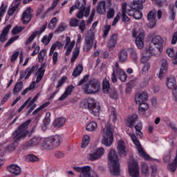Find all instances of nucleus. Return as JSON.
Segmentation results:
<instances>
[{
  "label": "nucleus",
  "mask_w": 177,
  "mask_h": 177,
  "mask_svg": "<svg viewBox=\"0 0 177 177\" xmlns=\"http://www.w3.org/2000/svg\"><path fill=\"white\" fill-rule=\"evenodd\" d=\"M131 9L128 10L126 13H127L128 16H133L135 15L136 10H140V9L133 8V4L131 6Z\"/></svg>",
  "instance_id": "62"
},
{
  "label": "nucleus",
  "mask_w": 177,
  "mask_h": 177,
  "mask_svg": "<svg viewBox=\"0 0 177 177\" xmlns=\"http://www.w3.org/2000/svg\"><path fill=\"white\" fill-rule=\"evenodd\" d=\"M73 169L76 172H80V177H99L96 173L91 175V167L89 166L75 167Z\"/></svg>",
  "instance_id": "11"
},
{
  "label": "nucleus",
  "mask_w": 177,
  "mask_h": 177,
  "mask_svg": "<svg viewBox=\"0 0 177 177\" xmlns=\"http://www.w3.org/2000/svg\"><path fill=\"white\" fill-rule=\"evenodd\" d=\"M97 12L99 15H106V1H100L97 5Z\"/></svg>",
  "instance_id": "34"
},
{
  "label": "nucleus",
  "mask_w": 177,
  "mask_h": 177,
  "mask_svg": "<svg viewBox=\"0 0 177 177\" xmlns=\"http://www.w3.org/2000/svg\"><path fill=\"white\" fill-rule=\"evenodd\" d=\"M44 74H45V65L44 64H42L40 68L38 69V71L36 73V75H37L36 82L37 84L38 82H41V80H42L44 77Z\"/></svg>",
  "instance_id": "32"
},
{
  "label": "nucleus",
  "mask_w": 177,
  "mask_h": 177,
  "mask_svg": "<svg viewBox=\"0 0 177 177\" xmlns=\"http://www.w3.org/2000/svg\"><path fill=\"white\" fill-rule=\"evenodd\" d=\"M79 55H80V48L78 46H76L73 52V56L71 57V63H74V62L77 60Z\"/></svg>",
  "instance_id": "46"
},
{
  "label": "nucleus",
  "mask_w": 177,
  "mask_h": 177,
  "mask_svg": "<svg viewBox=\"0 0 177 177\" xmlns=\"http://www.w3.org/2000/svg\"><path fill=\"white\" fill-rule=\"evenodd\" d=\"M117 76H118L119 80H120L122 82L127 81V73H125V71H124L122 68H120L118 62H115L114 67H113V73L111 77L112 82H117Z\"/></svg>",
  "instance_id": "9"
},
{
  "label": "nucleus",
  "mask_w": 177,
  "mask_h": 177,
  "mask_svg": "<svg viewBox=\"0 0 177 177\" xmlns=\"http://www.w3.org/2000/svg\"><path fill=\"white\" fill-rule=\"evenodd\" d=\"M149 95H147V92L142 91L138 93L135 97L136 104H140L142 103H145L147 101V98Z\"/></svg>",
  "instance_id": "24"
},
{
  "label": "nucleus",
  "mask_w": 177,
  "mask_h": 177,
  "mask_svg": "<svg viewBox=\"0 0 177 177\" xmlns=\"http://www.w3.org/2000/svg\"><path fill=\"white\" fill-rule=\"evenodd\" d=\"M106 150L103 147H99L88 153V158L90 161H95V160H100L104 155Z\"/></svg>",
  "instance_id": "12"
},
{
  "label": "nucleus",
  "mask_w": 177,
  "mask_h": 177,
  "mask_svg": "<svg viewBox=\"0 0 177 177\" xmlns=\"http://www.w3.org/2000/svg\"><path fill=\"white\" fill-rule=\"evenodd\" d=\"M67 28V25H66L64 23H61L58 28L55 30V34H59V32H63L64 30Z\"/></svg>",
  "instance_id": "50"
},
{
  "label": "nucleus",
  "mask_w": 177,
  "mask_h": 177,
  "mask_svg": "<svg viewBox=\"0 0 177 177\" xmlns=\"http://www.w3.org/2000/svg\"><path fill=\"white\" fill-rule=\"evenodd\" d=\"M149 70H150V63L144 64V66L142 68V74L143 75H146L147 73H149Z\"/></svg>",
  "instance_id": "52"
},
{
  "label": "nucleus",
  "mask_w": 177,
  "mask_h": 177,
  "mask_svg": "<svg viewBox=\"0 0 177 177\" xmlns=\"http://www.w3.org/2000/svg\"><path fill=\"white\" fill-rule=\"evenodd\" d=\"M120 19H121V12H118L112 22V26H117V23L120 21Z\"/></svg>",
  "instance_id": "61"
},
{
  "label": "nucleus",
  "mask_w": 177,
  "mask_h": 177,
  "mask_svg": "<svg viewBox=\"0 0 177 177\" xmlns=\"http://www.w3.org/2000/svg\"><path fill=\"white\" fill-rule=\"evenodd\" d=\"M108 165L112 175L115 176L120 175V161L118 155L114 149H111L108 153Z\"/></svg>",
  "instance_id": "3"
},
{
  "label": "nucleus",
  "mask_w": 177,
  "mask_h": 177,
  "mask_svg": "<svg viewBox=\"0 0 177 177\" xmlns=\"http://www.w3.org/2000/svg\"><path fill=\"white\" fill-rule=\"evenodd\" d=\"M128 135L129 136H130L133 145H135V146L136 147L138 156L142 158H144V160H147L148 161H153V160L154 159L150 157L149 154H147L146 151H145V149H143V147H142V145H140V142H139V140H138L136 136H135V134L132 133H129Z\"/></svg>",
  "instance_id": "8"
},
{
  "label": "nucleus",
  "mask_w": 177,
  "mask_h": 177,
  "mask_svg": "<svg viewBox=\"0 0 177 177\" xmlns=\"http://www.w3.org/2000/svg\"><path fill=\"white\" fill-rule=\"evenodd\" d=\"M74 46H75V41L73 40L71 41V38H70V37H66L64 41V49L66 50V56H68L71 52H73Z\"/></svg>",
  "instance_id": "14"
},
{
  "label": "nucleus",
  "mask_w": 177,
  "mask_h": 177,
  "mask_svg": "<svg viewBox=\"0 0 177 177\" xmlns=\"http://www.w3.org/2000/svg\"><path fill=\"white\" fill-rule=\"evenodd\" d=\"M49 104H50V102H45L43 104H41L39 108L36 109L33 111V113H32L33 115H35V114H38V113H39V111L41 110H44V109H45V107H48V106H49Z\"/></svg>",
  "instance_id": "48"
},
{
  "label": "nucleus",
  "mask_w": 177,
  "mask_h": 177,
  "mask_svg": "<svg viewBox=\"0 0 177 177\" xmlns=\"http://www.w3.org/2000/svg\"><path fill=\"white\" fill-rule=\"evenodd\" d=\"M117 115H118L117 111L114 108H112L111 110L110 120H111L113 122H115V121H117Z\"/></svg>",
  "instance_id": "51"
},
{
  "label": "nucleus",
  "mask_w": 177,
  "mask_h": 177,
  "mask_svg": "<svg viewBox=\"0 0 177 177\" xmlns=\"http://www.w3.org/2000/svg\"><path fill=\"white\" fill-rule=\"evenodd\" d=\"M139 116L137 114H133L128 116L127 119V125L129 128H132L135 125V122L138 121Z\"/></svg>",
  "instance_id": "28"
},
{
  "label": "nucleus",
  "mask_w": 177,
  "mask_h": 177,
  "mask_svg": "<svg viewBox=\"0 0 177 177\" xmlns=\"http://www.w3.org/2000/svg\"><path fill=\"white\" fill-rule=\"evenodd\" d=\"M44 124L45 127H48L49 124H50V113L47 112L46 113V118L43 120Z\"/></svg>",
  "instance_id": "53"
},
{
  "label": "nucleus",
  "mask_w": 177,
  "mask_h": 177,
  "mask_svg": "<svg viewBox=\"0 0 177 177\" xmlns=\"http://www.w3.org/2000/svg\"><path fill=\"white\" fill-rule=\"evenodd\" d=\"M167 71H168V62H167V60L164 59L162 61L160 70L158 75V78H159L160 80H162L164 78V75L167 74Z\"/></svg>",
  "instance_id": "26"
},
{
  "label": "nucleus",
  "mask_w": 177,
  "mask_h": 177,
  "mask_svg": "<svg viewBox=\"0 0 177 177\" xmlns=\"http://www.w3.org/2000/svg\"><path fill=\"white\" fill-rule=\"evenodd\" d=\"M133 38L136 39V45L138 49L145 46V30L142 28L134 29L132 32Z\"/></svg>",
  "instance_id": "10"
},
{
  "label": "nucleus",
  "mask_w": 177,
  "mask_h": 177,
  "mask_svg": "<svg viewBox=\"0 0 177 177\" xmlns=\"http://www.w3.org/2000/svg\"><path fill=\"white\" fill-rule=\"evenodd\" d=\"M42 142V138L39 136H35L30 140L24 145V147H34L38 146Z\"/></svg>",
  "instance_id": "23"
},
{
  "label": "nucleus",
  "mask_w": 177,
  "mask_h": 177,
  "mask_svg": "<svg viewBox=\"0 0 177 177\" xmlns=\"http://www.w3.org/2000/svg\"><path fill=\"white\" fill-rule=\"evenodd\" d=\"M142 16H143V14H142V12H140V10H136L133 17H134L136 20H140V19H142Z\"/></svg>",
  "instance_id": "56"
},
{
  "label": "nucleus",
  "mask_w": 177,
  "mask_h": 177,
  "mask_svg": "<svg viewBox=\"0 0 177 177\" xmlns=\"http://www.w3.org/2000/svg\"><path fill=\"white\" fill-rule=\"evenodd\" d=\"M121 20L122 21H123V23H128V21H129V17H128V16L127 15V12H122L121 15Z\"/></svg>",
  "instance_id": "63"
},
{
  "label": "nucleus",
  "mask_w": 177,
  "mask_h": 177,
  "mask_svg": "<svg viewBox=\"0 0 177 177\" xmlns=\"http://www.w3.org/2000/svg\"><path fill=\"white\" fill-rule=\"evenodd\" d=\"M52 38H53V33H49L48 35H45L41 39V42L44 45H48L50 42Z\"/></svg>",
  "instance_id": "45"
},
{
  "label": "nucleus",
  "mask_w": 177,
  "mask_h": 177,
  "mask_svg": "<svg viewBox=\"0 0 177 177\" xmlns=\"http://www.w3.org/2000/svg\"><path fill=\"white\" fill-rule=\"evenodd\" d=\"M23 30H24V28H21L20 26H16L15 28H14L12 30V33L13 34V35H16V34H19V33L21 32V31H23Z\"/></svg>",
  "instance_id": "60"
},
{
  "label": "nucleus",
  "mask_w": 177,
  "mask_h": 177,
  "mask_svg": "<svg viewBox=\"0 0 177 177\" xmlns=\"http://www.w3.org/2000/svg\"><path fill=\"white\" fill-rule=\"evenodd\" d=\"M89 142H91V137L88 135H85L83 137V140L82 141L81 147L82 149H85L86 146L89 144Z\"/></svg>",
  "instance_id": "42"
},
{
  "label": "nucleus",
  "mask_w": 177,
  "mask_h": 177,
  "mask_svg": "<svg viewBox=\"0 0 177 177\" xmlns=\"http://www.w3.org/2000/svg\"><path fill=\"white\" fill-rule=\"evenodd\" d=\"M37 70H38V66L37 65L32 66L31 68L28 67L25 71L20 72L19 77L21 80H23V78L28 80V78L31 77V74H34Z\"/></svg>",
  "instance_id": "16"
},
{
  "label": "nucleus",
  "mask_w": 177,
  "mask_h": 177,
  "mask_svg": "<svg viewBox=\"0 0 177 177\" xmlns=\"http://www.w3.org/2000/svg\"><path fill=\"white\" fill-rule=\"evenodd\" d=\"M56 24H57V18L56 17H53L49 24H48V27L50 30H53V28H55V27H56Z\"/></svg>",
  "instance_id": "54"
},
{
  "label": "nucleus",
  "mask_w": 177,
  "mask_h": 177,
  "mask_svg": "<svg viewBox=\"0 0 177 177\" xmlns=\"http://www.w3.org/2000/svg\"><path fill=\"white\" fill-rule=\"evenodd\" d=\"M63 138L60 135L52 136L44 139L41 146L46 150H52V149H56L62 145Z\"/></svg>",
  "instance_id": "5"
},
{
  "label": "nucleus",
  "mask_w": 177,
  "mask_h": 177,
  "mask_svg": "<svg viewBox=\"0 0 177 177\" xmlns=\"http://www.w3.org/2000/svg\"><path fill=\"white\" fill-rule=\"evenodd\" d=\"M45 56H46V49H43L39 53L38 55V59L39 63H42L44 62Z\"/></svg>",
  "instance_id": "49"
},
{
  "label": "nucleus",
  "mask_w": 177,
  "mask_h": 177,
  "mask_svg": "<svg viewBox=\"0 0 177 177\" xmlns=\"http://www.w3.org/2000/svg\"><path fill=\"white\" fill-rule=\"evenodd\" d=\"M77 9L83 10L85 12L84 16L85 17H88L89 16V13L91 12V6L86 8V1L85 0H79L77 2Z\"/></svg>",
  "instance_id": "22"
},
{
  "label": "nucleus",
  "mask_w": 177,
  "mask_h": 177,
  "mask_svg": "<svg viewBox=\"0 0 177 177\" xmlns=\"http://www.w3.org/2000/svg\"><path fill=\"white\" fill-rule=\"evenodd\" d=\"M146 0H133V9H140L142 10L143 9L142 4L145 3Z\"/></svg>",
  "instance_id": "39"
},
{
  "label": "nucleus",
  "mask_w": 177,
  "mask_h": 177,
  "mask_svg": "<svg viewBox=\"0 0 177 177\" xmlns=\"http://www.w3.org/2000/svg\"><path fill=\"white\" fill-rule=\"evenodd\" d=\"M45 30H46V26L43 25L42 27L40 28L39 31L32 32L30 36L26 41L25 44L30 45V44H31L34 41V39H35V37H37V35H41V34H42V32H44Z\"/></svg>",
  "instance_id": "18"
},
{
  "label": "nucleus",
  "mask_w": 177,
  "mask_h": 177,
  "mask_svg": "<svg viewBox=\"0 0 177 177\" xmlns=\"http://www.w3.org/2000/svg\"><path fill=\"white\" fill-rule=\"evenodd\" d=\"M31 101V97H30L18 109V113H21L26 107H27V104L30 103Z\"/></svg>",
  "instance_id": "57"
},
{
  "label": "nucleus",
  "mask_w": 177,
  "mask_h": 177,
  "mask_svg": "<svg viewBox=\"0 0 177 177\" xmlns=\"http://www.w3.org/2000/svg\"><path fill=\"white\" fill-rule=\"evenodd\" d=\"M82 71H84V66L82 64H78L73 70L72 75L76 78L78 75H81Z\"/></svg>",
  "instance_id": "35"
},
{
  "label": "nucleus",
  "mask_w": 177,
  "mask_h": 177,
  "mask_svg": "<svg viewBox=\"0 0 177 177\" xmlns=\"http://www.w3.org/2000/svg\"><path fill=\"white\" fill-rule=\"evenodd\" d=\"M166 86L168 89H175L176 86V78L174 76H169L166 79Z\"/></svg>",
  "instance_id": "27"
},
{
  "label": "nucleus",
  "mask_w": 177,
  "mask_h": 177,
  "mask_svg": "<svg viewBox=\"0 0 177 177\" xmlns=\"http://www.w3.org/2000/svg\"><path fill=\"white\" fill-rule=\"evenodd\" d=\"M117 44V35H113L108 44V46L110 50H113V49H114V48H115V45Z\"/></svg>",
  "instance_id": "36"
},
{
  "label": "nucleus",
  "mask_w": 177,
  "mask_h": 177,
  "mask_svg": "<svg viewBox=\"0 0 177 177\" xmlns=\"http://www.w3.org/2000/svg\"><path fill=\"white\" fill-rule=\"evenodd\" d=\"M21 89H23V82H19L15 84L14 87V89H13L14 95H17V93H19Z\"/></svg>",
  "instance_id": "44"
},
{
  "label": "nucleus",
  "mask_w": 177,
  "mask_h": 177,
  "mask_svg": "<svg viewBox=\"0 0 177 177\" xmlns=\"http://www.w3.org/2000/svg\"><path fill=\"white\" fill-rule=\"evenodd\" d=\"M32 12H33L31 7H28L26 9V10L22 14L21 21L24 24H27L31 20V17L32 15H31Z\"/></svg>",
  "instance_id": "21"
},
{
  "label": "nucleus",
  "mask_w": 177,
  "mask_h": 177,
  "mask_svg": "<svg viewBox=\"0 0 177 177\" xmlns=\"http://www.w3.org/2000/svg\"><path fill=\"white\" fill-rule=\"evenodd\" d=\"M82 91L86 95L97 93L100 91V82L96 79H91L83 85Z\"/></svg>",
  "instance_id": "6"
},
{
  "label": "nucleus",
  "mask_w": 177,
  "mask_h": 177,
  "mask_svg": "<svg viewBox=\"0 0 177 177\" xmlns=\"http://www.w3.org/2000/svg\"><path fill=\"white\" fill-rule=\"evenodd\" d=\"M30 122H31L30 120H27L21 126H19L18 127V129L15 131V136L13 138V142L7 148L9 151L15 150L16 147L19 146V140H20L21 139H24V138H26V136L28 135L29 132L27 129L28 128Z\"/></svg>",
  "instance_id": "2"
},
{
  "label": "nucleus",
  "mask_w": 177,
  "mask_h": 177,
  "mask_svg": "<svg viewBox=\"0 0 177 177\" xmlns=\"http://www.w3.org/2000/svg\"><path fill=\"white\" fill-rule=\"evenodd\" d=\"M156 16H157V11L154 10L149 12V14L147 15V19H148V21H149L148 24V27L149 28H154V26L157 23V20L156 19Z\"/></svg>",
  "instance_id": "17"
},
{
  "label": "nucleus",
  "mask_w": 177,
  "mask_h": 177,
  "mask_svg": "<svg viewBox=\"0 0 177 177\" xmlns=\"http://www.w3.org/2000/svg\"><path fill=\"white\" fill-rule=\"evenodd\" d=\"M66 123V119L64 118H57L55 119L53 122V125L55 128H60V127H63V125Z\"/></svg>",
  "instance_id": "37"
},
{
  "label": "nucleus",
  "mask_w": 177,
  "mask_h": 177,
  "mask_svg": "<svg viewBox=\"0 0 177 177\" xmlns=\"http://www.w3.org/2000/svg\"><path fill=\"white\" fill-rule=\"evenodd\" d=\"M118 60L120 63H127L128 62V48H124L120 50L118 55Z\"/></svg>",
  "instance_id": "25"
},
{
  "label": "nucleus",
  "mask_w": 177,
  "mask_h": 177,
  "mask_svg": "<svg viewBox=\"0 0 177 177\" xmlns=\"http://www.w3.org/2000/svg\"><path fill=\"white\" fill-rule=\"evenodd\" d=\"M102 91L104 93H109L110 91V82L107 79H104L102 82Z\"/></svg>",
  "instance_id": "41"
},
{
  "label": "nucleus",
  "mask_w": 177,
  "mask_h": 177,
  "mask_svg": "<svg viewBox=\"0 0 177 177\" xmlns=\"http://www.w3.org/2000/svg\"><path fill=\"white\" fill-rule=\"evenodd\" d=\"M19 55H20V52L19 51L14 52L10 58L11 63H16V61L17 60V57H19Z\"/></svg>",
  "instance_id": "55"
},
{
  "label": "nucleus",
  "mask_w": 177,
  "mask_h": 177,
  "mask_svg": "<svg viewBox=\"0 0 177 177\" xmlns=\"http://www.w3.org/2000/svg\"><path fill=\"white\" fill-rule=\"evenodd\" d=\"M27 160H29V161H32V162H35V161H38L39 158H37V156L34 154H29L26 157Z\"/></svg>",
  "instance_id": "59"
},
{
  "label": "nucleus",
  "mask_w": 177,
  "mask_h": 177,
  "mask_svg": "<svg viewBox=\"0 0 177 177\" xmlns=\"http://www.w3.org/2000/svg\"><path fill=\"white\" fill-rule=\"evenodd\" d=\"M153 55H156L154 53H151L150 50L146 48L142 51L140 62L142 64H147L149 63V60H150V57L153 56Z\"/></svg>",
  "instance_id": "19"
},
{
  "label": "nucleus",
  "mask_w": 177,
  "mask_h": 177,
  "mask_svg": "<svg viewBox=\"0 0 177 177\" xmlns=\"http://www.w3.org/2000/svg\"><path fill=\"white\" fill-rule=\"evenodd\" d=\"M12 28V25H8L2 31L0 35V41L5 42L8 38V34L9 33V30Z\"/></svg>",
  "instance_id": "33"
},
{
  "label": "nucleus",
  "mask_w": 177,
  "mask_h": 177,
  "mask_svg": "<svg viewBox=\"0 0 177 177\" xmlns=\"http://www.w3.org/2000/svg\"><path fill=\"white\" fill-rule=\"evenodd\" d=\"M129 174L131 177H139V165L135 160L129 162Z\"/></svg>",
  "instance_id": "13"
},
{
  "label": "nucleus",
  "mask_w": 177,
  "mask_h": 177,
  "mask_svg": "<svg viewBox=\"0 0 177 177\" xmlns=\"http://www.w3.org/2000/svg\"><path fill=\"white\" fill-rule=\"evenodd\" d=\"M128 53L129 58L132 60V62L134 63H138L139 55H138V52H136V50L133 49V48H129Z\"/></svg>",
  "instance_id": "29"
},
{
  "label": "nucleus",
  "mask_w": 177,
  "mask_h": 177,
  "mask_svg": "<svg viewBox=\"0 0 177 177\" xmlns=\"http://www.w3.org/2000/svg\"><path fill=\"white\" fill-rule=\"evenodd\" d=\"M138 111L140 114H145L147 110H149V104L145 102H142L141 104H138Z\"/></svg>",
  "instance_id": "38"
},
{
  "label": "nucleus",
  "mask_w": 177,
  "mask_h": 177,
  "mask_svg": "<svg viewBox=\"0 0 177 177\" xmlns=\"http://www.w3.org/2000/svg\"><path fill=\"white\" fill-rule=\"evenodd\" d=\"M164 39H162L161 36H155L152 38L148 49L151 52V53H155V55L157 52L161 53L164 48Z\"/></svg>",
  "instance_id": "7"
},
{
  "label": "nucleus",
  "mask_w": 177,
  "mask_h": 177,
  "mask_svg": "<svg viewBox=\"0 0 177 177\" xmlns=\"http://www.w3.org/2000/svg\"><path fill=\"white\" fill-rule=\"evenodd\" d=\"M94 42L95 37H93V36H87L85 38L84 45L83 46L84 52H89V50L92 49V46H93Z\"/></svg>",
  "instance_id": "20"
},
{
  "label": "nucleus",
  "mask_w": 177,
  "mask_h": 177,
  "mask_svg": "<svg viewBox=\"0 0 177 177\" xmlns=\"http://www.w3.org/2000/svg\"><path fill=\"white\" fill-rule=\"evenodd\" d=\"M7 169L10 174H13V175H20L21 172V168L17 165H11L7 167Z\"/></svg>",
  "instance_id": "31"
},
{
  "label": "nucleus",
  "mask_w": 177,
  "mask_h": 177,
  "mask_svg": "<svg viewBox=\"0 0 177 177\" xmlns=\"http://www.w3.org/2000/svg\"><path fill=\"white\" fill-rule=\"evenodd\" d=\"M80 104L83 109H88L90 114L99 115V113H100V105L93 98H86Z\"/></svg>",
  "instance_id": "4"
},
{
  "label": "nucleus",
  "mask_w": 177,
  "mask_h": 177,
  "mask_svg": "<svg viewBox=\"0 0 177 177\" xmlns=\"http://www.w3.org/2000/svg\"><path fill=\"white\" fill-rule=\"evenodd\" d=\"M74 89H75V87L73 85L68 86L66 88L64 94L59 98V100H64V99H66L68 96H70V95H71Z\"/></svg>",
  "instance_id": "30"
},
{
  "label": "nucleus",
  "mask_w": 177,
  "mask_h": 177,
  "mask_svg": "<svg viewBox=\"0 0 177 177\" xmlns=\"http://www.w3.org/2000/svg\"><path fill=\"white\" fill-rule=\"evenodd\" d=\"M101 136H102L101 143L106 147H110L114 142V130L110 123H106L104 121L101 122Z\"/></svg>",
  "instance_id": "1"
},
{
  "label": "nucleus",
  "mask_w": 177,
  "mask_h": 177,
  "mask_svg": "<svg viewBox=\"0 0 177 177\" xmlns=\"http://www.w3.org/2000/svg\"><path fill=\"white\" fill-rule=\"evenodd\" d=\"M175 10H174V8H170L169 10L170 20H175Z\"/></svg>",
  "instance_id": "64"
},
{
  "label": "nucleus",
  "mask_w": 177,
  "mask_h": 177,
  "mask_svg": "<svg viewBox=\"0 0 177 177\" xmlns=\"http://www.w3.org/2000/svg\"><path fill=\"white\" fill-rule=\"evenodd\" d=\"M114 15H115V11L114 9L109 8L106 14V17L107 19H113L114 17Z\"/></svg>",
  "instance_id": "58"
},
{
  "label": "nucleus",
  "mask_w": 177,
  "mask_h": 177,
  "mask_svg": "<svg viewBox=\"0 0 177 177\" xmlns=\"http://www.w3.org/2000/svg\"><path fill=\"white\" fill-rule=\"evenodd\" d=\"M97 128V123L96 122H91L86 126V131L88 132H92L93 131H96Z\"/></svg>",
  "instance_id": "40"
},
{
  "label": "nucleus",
  "mask_w": 177,
  "mask_h": 177,
  "mask_svg": "<svg viewBox=\"0 0 177 177\" xmlns=\"http://www.w3.org/2000/svg\"><path fill=\"white\" fill-rule=\"evenodd\" d=\"M117 151L120 157H127V154H128V149H127V144H125L124 140L118 141Z\"/></svg>",
  "instance_id": "15"
},
{
  "label": "nucleus",
  "mask_w": 177,
  "mask_h": 177,
  "mask_svg": "<svg viewBox=\"0 0 177 177\" xmlns=\"http://www.w3.org/2000/svg\"><path fill=\"white\" fill-rule=\"evenodd\" d=\"M62 46V43L57 41L55 44H53L50 49V53L49 55L52 56L53 53H55V50H56V48H60Z\"/></svg>",
  "instance_id": "47"
},
{
  "label": "nucleus",
  "mask_w": 177,
  "mask_h": 177,
  "mask_svg": "<svg viewBox=\"0 0 177 177\" xmlns=\"http://www.w3.org/2000/svg\"><path fill=\"white\" fill-rule=\"evenodd\" d=\"M59 2H60V0H54L52 4V6L48 9V10H46L44 14H43L41 15V19H45V17H46V15L48 14V12H49V10H53V9H55V8H56V6H57V3H59Z\"/></svg>",
  "instance_id": "43"
}]
</instances>
